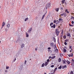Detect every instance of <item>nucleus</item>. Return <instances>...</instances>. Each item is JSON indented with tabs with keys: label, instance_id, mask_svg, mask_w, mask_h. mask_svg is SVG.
<instances>
[{
	"label": "nucleus",
	"instance_id": "nucleus-11",
	"mask_svg": "<svg viewBox=\"0 0 74 74\" xmlns=\"http://www.w3.org/2000/svg\"><path fill=\"white\" fill-rule=\"evenodd\" d=\"M4 25H5V23H4V22H3L2 23V28H3V26H4Z\"/></svg>",
	"mask_w": 74,
	"mask_h": 74
},
{
	"label": "nucleus",
	"instance_id": "nucleus-44",
	"mask_svg": "<svg viewBox=\"0 0 74 74\" xmlns=\"http://www.w3.org/2000/svg\"><path fill=\"white\" fill-rule=\"evenodd\" d=\"M71 56H72V57L73 56V54L71 53Z\"/></svg>",
	"mask_w": 74,
	"mask_h": 74
},
{
	"label": "nucleus",
	"instance_id": "nucleus-36",
	"mask_svg": "<svg viewBox=\"0 0 74 74\" xmlns=\"http://www.w3.org/2000/svg\"><path fill=\"white\" fill-rule=\"evenodd\" d=\"M72 62H73V64H74V60H72Z\"/></svg>",
	"mask_w": 74,
	"mask_h": 74
},
{
	"label": "nucleus",
	"instance_id": "nucleus-49",
	"mask_svg": "<svg viewBox=\"0 0 74 74\" xmlns=\"http://www.w3.org/2000/svg\"><path fill=\"white\" fill-rule=\"evenodd\" d=\"M5 72H6V73H7V72H8V71L7 70H5Z\"/></svg>",
	"mask_w": 74,
	"mask_h": 74
},
{
	"label": "nucleus",
	"instance_id": "nucleus-25",
	"mask_svg": "<svg viewBox=\"0 0 74 74\" xmlns=\"http://www.w3.org/2000/svg\"><path fill=\"white\" fill-rule=\"evenodd\" d=\"M57 22V21H56V20H54V23H56L58 24V23H56Z\"/></svg>",
	"mask_w": 74,
	"mask_h": 74
},
{
	"label": "nucleus",
	"instance_id": "nucleus-52",
	"mask_svg": "<svg viewBox=\"0 0 74 74\" xmlns=\"http://www.w3.org/2000/svg\"><path fill=\"white\" fill-rule=\"evenodd\" d=\"M48 49H51V47H49L48 48Z\"/></svg>",
	"mask_w": 74,
	"mask_h": 74
},
{
	"label": "nucleus",
	"instance_id": "nucleus-53",
	"mask_svg": "<svg viewBox=\"0 0 74 74\" xmlns=\"http://www.w3.org/2000/svg\"><path fill=\"white\" fill-rule=\"evenodd\" d=\"M67 12V9H66L65 10V12Z\"/></svg>",
	"mask_w": 74,
	"mask_h": 74
},
{
	"label": "nucleus",
	"instance_id": "nucleus-2",
	"mask_svg": "<svg viewBox=\"0 0 74 74\" xmlns=\"http://www.w3.org/2000/svg\"><path fill=\"white\" fill-rule=\"evenodd\" d=\"M50 6H51V3H47L46 5V9H47V8H49Z\"/></svg>",
	"mask_w": 74,
	"mask_h": 74
},
{
	"label": "nucleus",
	"instance_id": "nucleus-22",
	"mask_svg": "<svg viewBox=\"0 0 74 74\" xmlns=\"http://www.w3.org/2000/svg\"><path fill=\"white\" fill-rule=\"evenodd\" d=\"M58 61L59 62H61V59L59 58L58 59Z\"/></svg>",
	"mask_w": 74,
	"mask_h": 74
},
{
	"label": "nucleus",
	"instance_id": "nucleus-13",
	"mask_svg": "<svg viewBox=\"0 0 74 74\" xmlns=\"http://www.w3.org/2000/svg\"><path fill=\"white\" fill-rule=\"evenodd\" d=\"M48 64V62H45V66H47V65Z\"/></svg>",
	"mask_w": 74,
	"mask_h": 74
},
{
	"label": "nucleus",
	"instance_id": "nucleus-62",
	"mask_svg": "<svg viewBox=\"0 0 74 74\" xmlns=\"http://www.w3.org/2000/svg\"><path fill=\"white\" fill-rule=\"evenodd\" d=\"M25 64H26V61L25 62Z\"/></svg>",
	"mask_w": 74,
	"mask_h": 74
},
{
	"label": "nucleus",
	"instance_id": "nucleus-41",
	"mask_svg": "<svg viewBox=\"0 0 74 74\" xmlns=\"http://www.w3.org/2000/svg\"><path fill=\"white\" fill-rule=\"evenodd\" d=\"M63 56V54L60 53V56Z\"/></svg>",
	"mask_w": 74,
	"mask_h": 74
},
{
	"label": "nucleus",
	"instance_id": "nucleus-9",
	"mask_svg": "<svg viewBox=\"0 0 74 74\" xmlns=\"http://www.w3.org/2000/svg\"><path fill=\"white\" fill-rule=\"evenodd\" d=\"M66 36H67L68 37H70V34L69 33H67L66 34Z\"/></svg>",
	"mask_w": 74,
	"mask_h": 74
},
{
	"label": "nucleus",
	"instance_id": "nucleus-10",
	"mask_svg": "<svg viewBox=\"0 0 74 74\" xmlns=\"http://www.w3.org/2000/svg\"><path fill=\"white\" fill-rule=\"evenodd\" d=\"M54 52L55 53H58V49H56L54 51Z\"/></svg>",
	"mask_w": 74,
	"mask_h": 74
},
{
	"label": "nucleus",
	"instance_id": "nucleus-8",
	"mask_svg": "<svg viewBox=\"0 0 74 74\" xmlns=\"http://www.w3.org/2000/svg\"><path fill=\"white\" fill-rule=\"evenodd\" d=\"M55 26H56L54 24L53 26H51V28H53H53H55Z\"/></svg>",
	"mask_w": 74,
	"mask_h": 74
},
{
	"label": "nucleus",
	"instance_id": "nucleus-35",
	"mask_svg": "<svg viewBox=\"0 0 74 74\" xmlns=\"http://www.w3.org/2000/svg\"><path fill=\"white\" fill-rule=\"evenodd\" d=\"M9 69V66H6V69Z\"/></svg>",
	"mask_w": 74,
	"mask_h": 74
},
{
	"label": "nucleus",
	"instance_id": "nucleus-59",
	"mask_svg": "<svg viewBox=\"0 0 74 74\" xmlns=\"http://www.w3.org/2000/svg\"><path fill=\"white\" fill-rule=\"evenodd\" d=\"M60 9L61 10H63V8H61Z\"/></svg>",
	"mask_w": 74,
	"mask_h": 74
},
{
	"label": "nucleus",
	"instance_id": "nucleus-17",
	"mask_svg": "<svg viewBox=\"0 0 74 74\" xmlns=\"http://www.w3.org/2000/svg\"><path fill=\"white\" fill-rule=\"evenodd\" d=\"M10 24H8L7 25V27H10Z\"/></svg>",
	"mask_w": 74,
	"mask_h": 74
},
{
	"label": "nucleus",
	"instance_id": "nucleus-21",
	"mask_svg": "<svg viewBox=\"0 0 74 74\" xmlns=\"http://www.w3.org/2000/svg\"><path fill=\"white\" fill-rule=\"evenodd\" d=\"M56 58V56H54L53 57H51V59H54V58Z\"/></svg>",
	"mask_w": 74,
	"mask_h": 74
},
{
	"label": "nucleus",
	"instance_id": "nucleus-6",
	"mask_svg": "<svg viewBox=\"0 0 74 74\" xmlns=\"http://www.w3.org/2000/svg\"><path fill=\"white\" fill-rule=\"evenodd\" d=\"M25 46V44L23 43L21 45V47H22V48H23V47H24V46Z\"/></svg>",
	"mask_w": 74,
	"mask_h": 74
},
{
	"label": "nucleus",
	"instance_id": "nucleus-19",
	"mask_svg": "<svg viewBox=\"0 0 74 74\" xmlns=\"http://www.w3.org/2000/svg\"><path fill=\"white\" fill-rule=\"evenodd\" d=\"M44 65H45V64L43 63L42 64V66H41L42 67H44Z\"/></svg>",
	"mask_w": 74,
	"mask_h": 74
},
{
	"label": "nucleus",
	"instance_id": "nucleus-63",
	"mask_svg": "<svg viewBox=\"0 0 74 74\" xmlns=\"http://www.w3.org/2000/svg\"><path fill=\"white\" fill-rule=\"evenodd\" d=\"M16 42H18V41H16Z\"/></svg>",
	"mask_w": 74,
	"mask_h": 74
},
{
	"label": "nucleus",
	"instance_id": "nucleus-18",
	"mask_svg": "<svg viewBox=\"0 0 74 74\" xmlns=\"http://www.w3.org/2000/svg\"><path fill=\"white\" fill-rule=\"evenodd\" d=\"M65 67H66V65H65L64 66H62V67L63 69H64V68H65Z\"/></svg>",
	"mask_w": 74,
	"mask_h": 74
},
{
	"label": "nucleus",
	"instance_id": "nucleus-33",
	"mask_svg": "<svg viewBox=\"0 0 74 74\" xmlns=\"http://www.w3.org/2000/svg\"><path fill=\"white\" fill-rule=\"evenodd\" d=\"M74 73H73V71H71V74H73Z\"/></svg>",
	"mask_w": 74,
	"mask_h": 74
},
{
	"label": "nucleus",
	"instance_id": "nucleus-64",
	"mask_svg": "<svg viewBox=\"0 0 74 74\" xmlns=\"http://www.w3.org/2000/svg\"><path fill=\"white\" fill-rule=\"evenodd\" d=\"M1 43V41L0 40V44Z\"/></svg>",
	"mask_w": 74,
	"mask_h": 74
},
{
	"label": "nucleus",
	"instance_id": "nucleus-43",
	"mask_svg": "<svg viewBox=\"0 0 74 74\" xmlns=\"http://www.w3.org/2000/svg\"><path fill=\"white\" fill-rule=\"evenodd\" d=\"M71 48H72V47L70 46L69 48H70V49H72Z\"/></svg>",
	"mask_w": 74,
	"mask_h": 74
},
{
	"label": "nucleus",
	"instance_id": "nucleus-4",
	"mask_svg": "<svg viewBox=\"0 0 74 74\" xmlns=\"http://www.w3.org/2000/svg\"><path fill=\"white\" fill-rule=\"evenodd\" d=\"M22 68H23V66H22L21 65V66H20L19 67L20 70H22Z\"/></svg>",
	"mask_w": 74,
	"mask_h": 74
},
{
	"label": "nucleus",
	"instance_id": "nucleus-16",
	"mask_svg": "<svg viewBox=\"0 0 74 74\" xmlns=\"http://www.w3.org/2000/svg\"><path fill=\"white\" fill-rule=\"evenodd\" d=\"M63 51L64 52H66L67 50L65 49L64 48Z\"/></svg>",
	"mask_w": 74,
	"mask_h": 74
},
{
	"label": "nucleus",
	"instance_id": "nucleus-46",
	"mask_svg": "<svg viewBox=\"0 0 74 74\" xmlns=\"http://www.w3.org/2000/svg\"><path fill=\"white\" fill-rule=\"evenodd\" d=\"M47 62H49V59H48V60H47Z\"/></svg>",
	"mask_w": 74,
	"mask_h": 74
},
{
	"label": "nucleus",
	"instance_id": "nucleus-7",
	"mask_svg": "<svg viewBox=\"0 0 74 74\" xmlns=\"http://www.w3.org/2000/svg\"><path fill=\"white\" fill-rule=\"evenodd\" d=\"M50 45L51 47H53V43H51L50 44Z\"/></svg>",
	"mask_w": 74,
	"mask_h": 74
},
{
	"label": "nucleus",
	"instance_id": "nucleus-1",
	"mask_svg": "<svg viewBox=\"0 0 74 74\" xmlns=\"http://www.w3.org/2000/svg\"><path fill=\"white\" fill-rule=\"evenodd\" d=\"M58 29H56V33L57 36H58V35H59V31H58Z\"/></svg>",
	"mask_w": 74,
	"mask_h": 74
},
{
	"label": "nucleus",
	"instance_id": "nucleus-28",
	"mask_svg": "<svg viewBox=\"0 0 74 74\" xmlns=\"http://www.w3.org/2000/svg\"><path fill=\"white\" fill-rule=\"evenodd\" d=\"M65 1V0H63L62 1V3H64V2Z\"/></svg>",
	"mask_w": 74,
	"mask_h": 74
},
{
	"label": "nucleus",
	"instance_id": "nucleus-30",
	"mask_svg": "<svg viewBox=\"0 0 74 74\" xmlns=\"http://www.w3.org/2000/svg\"><path fill=\"white\" fill-rule=\"evenodd\" d=\"M65 42H67L69 41V39H66L65 40Z\"/></svg>",
	"mask_w": 74,
	"mask_h": 74
},
{
	"label": "nucleus",
	"instance_id": "nucleus-26",
	"mask_svg": "<svg viewBox=\"0 0 74 74\" xmlns=\"http://www.w3.org/2000/svg\"><path fill=\"white\" fill-rule=\"evenodd\" d=\"M56 70H57V68H56L55 69V70L54 71L53 73L55 72V71H56Z\"/></svg>",
	"mask_w": 74,
	"mask_h": 74
},
{
	"label": "nucleus",
	"instance_id": "nucleus-57",
	"mask_svg": "<svg viewBox=\"0 0 74 74\" xmlns=\"http://www.w3.org/2000/svg\"><path fill=\"white\" fill-rule=\"evenodd\" d=\"M63 31H62V32L61 33V34H63Z\"/></svg>",
	"mask_w": 74,
	"mask_h": 74
},
{
	"label": "nucleus",
	"instance_id": "nucleus-60",
	"mask_svg": "<svg viewBox=\"0 0 74 74\" xmlns=\"http://www.w3.org/2000/svg\"><path fill=\"white\" fill-rule=\"evenodd\" d=\"M44 74H47V73H45Z\"/></svg>",
	"mask_w": 74,
	"mask_h": 74
},
{
	"label": "nucleus",
	"instance_id": "nucleus-37",
	"mask_svg": "<svg viewBox=\"0 0 74 74\" xmlns=\"http://www.w3.org/2000/svg\"><path fill=\"white\" fill-rule=\"evenodd\" d=\"M64 15V13H63L62 14H61V16H63V15Z\"/></svg>",
	"mask_w": 74,
	"mask_h": 74
},
{
	"label": "nucleus",
	"instance_id": "nucleus-15",
	"mask_svg": "<svg viewBox=\"0 0 74 74\" xmlns=\"http://www.w3.org/2000/svg\"><path fill=\"white\" fill-rule=\"evenodd\" d=\"M53 39L54 40V42H56V39H55V38H54V37H53Z\"/></svg>",
	"mask_w": 74,
	"mask_h": 74
},
{
	"label": "nucleus",
	"instance_id": "nucleus-31",
	"mask_svg": "<svg viewBox=\"0 0 74 74\" xmlns=\"http://www.w3.org/2000/svg\"><path fill=\"white\" fill-rule=\"evenodd\" d=\"M62 20H63V19H62V18H59V21H62Z\"/></svg>",
	"mask_w": 74,
	"mask_h": 74
},
{
	"label": "nucleus",
	"instance_id": "nucleus-58",
	"mask_svg": "<svg viewBox=\"0 0 74 74\" xmlns=\"http://www.w3.org/2000/svg\"><path fill=\"white\" fill-rule=\"evenodd\" d=\"M67 12V13H68V14H69V12L67 11V12Z\"/></svg>",
	"mask_w": 74,
	"mask_h": 74
},
{
	"label": "nucleus",
	"instance_id": "nucleus-5",
	"mask_svg": "<svg viewBox=\"0 0 74 74\" xmlns=\"http://www.w3.org/2000/svg\"><path fill=\"white\" fill-rule=\"evenodd\" d=\"M26 37H29V34H27V32H26Z\"/></svg>",
	"mask_w": 74,
	"mask_h": 74
},
{
	"label": "nucleus",
	"instance_id": "nucleus-39",
	"mask_svg": "<svg viewBox=\"0 0 74 74\" xmlns=\"http://www.w3.org/2000/svg\"><path fill=\"white\" fill-rule=\"evenodd\" d=\"M67 42H65L64 43V44H65V45H67Z\"/></svg>",
	"mask_w": 74,
	"mask_h": 74
},
{
	"label": "nucleus",
	"instance_id": "nucleus-48",
	"mask_svg": "<svg viewBox=\"0 0 74 74\" xmlns=\"http://www.w3.org/2000/svg\"><path fill=\"white\" fill-rule=\"evenodd\" d=\"M50 58H51V56H49V58L50 59Z\"/></svg>",
	"mask_w": 74,
	"mask_h": 74
},
{
	"label": "nucleus",
	"instance_id": "nucleus-42",
	"mask_svg": "<svg viewBox=\"0 0 74 74\" xmlns=\"http://www.w3.org/2000/svg\"><path fill=\"white\" fill-rule=\"evenodd\" d=\"M48 19V16H47V17L46 18V19L47 20Z\"/></svg>",
	"mask_w": 74,
	"mask_h": 74
},
{
	"label": "nucleus",
	"instance_id": "nucleus-45",
	"mask_svg": "<svg viewBox=\"0 0 74 74\" xmlns=\"http://www.w3.org/2000/svg\"><path fill=\"white\" fill-rule=\"evenodd\" d=\"M54 67V65H52L51 66V67Z\"/></svg>",
	"mask_w": 74,
	"mask_h": 74
},
{
	"label": "nucleus",
	"instance_id": "nucleus-27",
	"mask_svg": "<svg viewBox=\"0 0 74 74\" xmlns=\"http://www.w3.org/2000/svg\"><path fill=\"white\" fill-rule=\"evenodd\" d=\"M40 3L41 5H43V4H44V2H40Z\"/></svg>",
	"mask_w": 74,
	"mask_h": 74
},
{
	"label": "nucleus",
	"instance_id": "nucleus-12",
	"mask_svg": "<svg viewBox=\"0 0 74 74\" xmlns=\"http://www.w3.org/2000/svg\"><path fill=\"white\" fill-rule=\"evenodd\" d=\"M66 62H67V63H68V64H69L70 63V62L68 60L66 61Z\"/></svg>",
	"mask_w": 74,
	"mask_h": 74
},
{
	"label": "nucleus",
	"instance_id": "nucleus-23",
	"mask_svg": "<svg viewBox=\"0 0 74 74\" xmlns=\"http://www.w3.org/2000/svg\"><path fill=\"white\" fill-rule=\"evenodd\" d=\"M54 49H56L57 48V47H56V45H54Z\"/></svg>",
	"mask_w": 74,
	"mask_h": 74
},
{
	"label": "nucleus",
	"instance_id": "nucleus-61",
	"mask_svg": "<svg viewBox=\"0 0 74 74\" xmlns=\"http://www.w3.org/2000/svg\"><path fill=\"white\" fill-rule=\"evenodd\" d=\"M53 74V73H51V74Z\"/></svg>",
	"mask_w": 74,
	"mask_h": 74
},
{
	"label": "nucleus",
	"instance_id": "nucleus-54",
	"mask_svg": "<svg viewBox=\"0 0 74 74\" xmlns=\"http://www.w3.org/2000/svg\"><path fill=\"white\" fill-rule=\"evenodd\" d=\"M68 56H69V57H70L71 56V55H70V54H69V55H68Z\"/></svg>",
	"mask_w": 74,
	"mask_h": 74
},
{
	"label": "nucleus",
	"instance_id": "nucleus-50",
	"mask_svg": "<svg viewBox=\"0 0 74 74\" xmlns=\"http://www.w3.org/2000/svg\"><path fill=\"white\" fill-rule=\"evenodd\" d=\"M71 17L72 18V19H73L74 20V17H73V16H72Z\"/></svg>",
	"mask_w": 74,
	"mask_h": 74
},
{
	"label": "nucleus",
	"instance_id": "nucleus-32",
	"mask_svg": "<svg viewBox=\"0 0 74 74\" xmlns=\"http://www.w3.org/2000/svg\"><path fill=\"white\" fill-rule=\"evenodd\" d=\"M58 69H62V66H60V67H58Z\"/></svg>",
	"mask_w": 74,
	"mask_h": 74
},
{
	"label": "nucleus",
	"instance_id": "nucleus-20",
	"mask_svg": "<svg viewBox=\"0 0 74 74\" xmlns=\"http://www.w3.org/2000/svg\"><path fill=\"white\" fill-rule=\"evenodd\" d=\"M44 16H45V15H43V16L41 20H42V19H44Z\"/></svg>",
	"mask_w": 74,
	"mask_h": 74
},
{
	"label": "nucleus",
	"instance_id": "nucleus-3",
	"mask_svg": "<svg viewBox=\"0 0 74 74\" xmlns=\"http://www.w3.org/2000/svg\"><path fill=\"white\" fill-rule=\"evenodd\" d=\"M32 30V28H30L27 31V33H31V31Z\"/></svg>",
	"mask_w": 74,
	"mask_h": 74
},
{
	"label": "nucleus",
	"instance_id": "nucleus-51",
	"mask_svg": "<svg viewBox=\"0 0 74 74\" xmlns=\"http://www.w3.org/2000/svg\"><path fill=\"white\" fill-rule=\"evenodd\" d=\"M69 26H73V25H70V24H69Z\"/></svg>",
	"mask_w": 74,
	"mask_h": 74
},
{
	"label": "nucleus",
	"instance_id": "nucleus-38",
	"mask_svg": "<svg viewBox=\"0 0 74 74\" xmlns=\"http://www.w3.org/2000/svg\"><path fill=\"white\" fill-rule=\"evenodd\" d=\"M63 38H64V39H65L66 38V36H63Z\"/></svg>",
	"mask_w": 74,
	"mask_h": 74
},
{
	"label": "nucleus",
	"instance_id": "nucleus-29",
	"mask_svg": "<svg viewBox=\"0 0 74 74\" xmlns=\"http://www.w3.org/2000/svg\"><path fill=\"white\" fill-rule=\"evenodd\" d=\"M28 20V18H27L25 19V21H27Z\"/></svg>",
	"mask_w": 74,
	"mask_h": 74
},
{
	"label": "nucleus",
	"instance_id": "nucleus-47",
	"mask_svg": "<svg viewBox=\"0 0 74 74\" xmlns=\"http://www.w3.org/2000/svg\"><path fill=\"white\" fill-rule=\"evenodd\" d=\"M16 60V58H15L14 60V62H15V60Z\"/></svg>",
	"mask_w": 74,
	"mask_h": 74
},
{
	"label": "nucleus",
	"instance_id": "nucleus-55",
	"mask_svg": "<svg viewBox=\"0 0 74 74\" xmlns=\"http://www.w3.org/2000/svg\"><path fill=\"white\" fill-rule=\"evenodd\" d=\"M51 55H52V56H55V54H51Z\"/></svg>",
	"mask_w": 74,
	"mask_h": 74
},
{
	"label": "nucleus",
	"instance_id": "nucleus-40",
	"mask_svg": "<svg viewBox=\"0 0 74 74\" xmlns=\"http://www.w3.org/2000/svg\"><path fill=\"white\" fill-rule=\"evenodd\" d=\"M53 23H50V26H52V25H53Z\"/></svg>",
	"mask_w": 74,
	"mask_h": 74
},
{
	"label": "nucleus",
	"instance_id": "nucleus-34",
	"mask_svg": "<svg viewBox=\"0 0 74 74\" xmlns=\"http://www.w3.org/2000/svg\"><path fill=\"white\" fill-rule=\"evenodd\" d=\"M74 21H72V22H71V23H72V25H74Z\"/></svg>",
	"mask_w": 74,
	"mask_h": 74
},
{
	"label": "nucleus",
	"instance_id": "nucleus-14",
	"mask_svg": "<svg viewBox=\"0 0 74 74\" xmlns=\"http://www.w3.org/2000/svg\"><path fill=\"white\" fill-rule=\"evenodd\" d=\"M55 10L57 12H58V11H59V8H56L55 9Z\"/></svg>",
	"mask_w": 74,
	"mask_h": 74
},
{
	"label": "nucleus",
	"instance_id": "nucleus-24",
	"mask_svg": "<svg viewBox=\"0 0 74 74\" xmlns=\"http://www.w3.org/2000/svg\"><path fill=\"white\" fill-rule=\"evenodd\" d=\"M63 63H64V64H66V62H65V61L64 60H62Z\"/></svg>",
	"mask_w": 74,
	"mask_h": 74
},
{
	"label": "nucleus",
	"instance_id": "nucleus-56",
	"mask_svg": "<svg viewBox=\"0 0 74 74\" xmlns=\"http://www.w3.org/2000/svg\"><path fill=\"white\" fill-rule=\"evenodd\" d=\"M35 50L36 51H37V48H36L35 49Z\"/></svg>",
	"mask_w": 74,
	"mask_h": 74
}]
</instances>
